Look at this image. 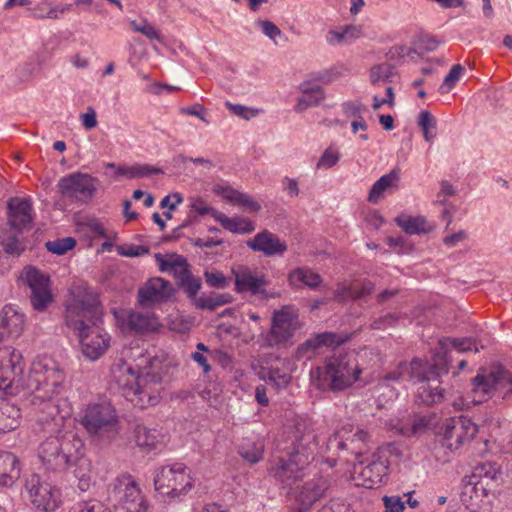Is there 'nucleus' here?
Masks as SVG:
<instances>
[{"label":"nucleus","instance_id":"nucleus-1","mask_svg":"<svg viewBox=\"0 0 512 512\" xmlns=\"http://www.w3.org/2000/svg\"><path fill=\"white\" fill-rule=\"evenodd\" d=\"M24 368L21 352L11 346L0 347V389L13 393L15 386L27 391L38 409V421L48 424L49 431L58 430L72 413L67 399L58 397L66 378L64 370L49 356L34 360L26 376Z\"/></svg>","mask_w":512,"mask_h":512},{"label":"nucleus","instance_id":"nucleus-2","mask_svg":"<svg viewBox=\"0 0 512 512\" xmlns=\"http://www.w3.org/2000/svg\"><path fill=\"white\" fill-rule=\"evenodd\" d=\"M65 304V322L78 332L83 355L91 361L100 358L109 347V336L96 325L101 312L98 294L86 283L73 284Z\"/></svg>","mask_w":512,"mask_h":512},{"label":"nucleus","instance_id":"nucleus-3","mask_svg":"<svg viewBox=\"0 0 512 512\" xmlns=\"http://www.w3.org/2000/svg\"><path fill=\"white\" fill-rule=\"evenodd\" d=\"M318 435L306 422H298L293 432L291 450L279 458L272 468L273 476L285 487H292L302 479L306 467L314 460L318 451Z\"/></svg>","mask_w":512,"mask_h":512},{"label":"nucleus","instance_id":"nucleus-4","mask_svg":"<svg viewBox=\"0 0 512 512\" xmlns=\"http://www.w3.org/2000/svg\"><path fill=\"white\" fill-rule=\"evenodd\" d=\"M357 354L354 351L337 352L328 357L323 366L311 370L312 384L323 391H342L359 379Z\"/></svg>","mask_w":512,"mask_h":512},{"label":"nucleus","instance_id":"nucleus-5","mask_svg":"<svg viewBox=\"0 0 512 512\" xmlns=\"http://www.w3.org/2000/svg\"><path fill=\"white\" fill-rule=\"evenodd\" d=\"M478 432L477 425L465 416L446 419L436 432L434 454L437 460L449 461L450 456L465 443H469Z\"/></svg>","mask_w":512,"mask_h":512},{"label":"nucleus","instance_id":"nucleus-6","mask_svg":"<svg viewBox=\"0 0 512 512\" xmlns=\"http://www.w3.org/2000/svg\"><path fill=\"white\" fill-rule=\"evenodd\" d=\"M113 378L118 386L124 391L125 397L131 402L144 407L145 403L155 405L158 403V396L152 395L150 384H160L161 374L147 372L140 376L138 371L127 364L118 365L113 369Z\"/></svg>","mask_w":512,"mask_h":512},{"label":"nucleus","instance_id":"nucleus-7","mask_svg":"<svg viewBox=\"0 0 512 512\" xmlns=\"http://www.w3.org/2000/svg\"><path fill=\"white\" fill-rule=\"evenodd\" d=\"M155 490L172 499H182L194 487L191 470L183 463L161 466L154 472Z\"/></svg>","mask_w":512,"mask_h":512},{"label":"nucleus","instance_id":"nucleus-8","mask_svg":"<svg viewBox=\"0 0 512 512\" xmlns=\"http://www.w3.org/2000/svg\"><path fill=\"white\" fill-rule=\"evenodd\" d=\"M472 401L475 404L488 399L504 400L512 395V378L503 368H498L488 374H478L472 380Z\"/></svg>","mask_w":512,"mask_h":512},{"label":"nucleus","instance_id":"nucleus-9","mask_svg":"<svg viewBox=\"0 0 512 512\" xmlns=\"http://www.w3.org/2000/svg\"><path fill=\"white\" fill-rule=\"evenodd\" d=\"M80 423L90 435L99 438H111L118 432V417L110 403L89 404L83 411Z\"/></svg>","mask_w":512,"mask_h":512},{"label":"nucleus","instance_id":"nucleus-10","mask_svg":"<svg viewBox=\"0 0 512 512\" xmlns=\"http://www.w3.org/2000/svg\"><path fill=\"white\" fill-rule=\"evenodd\" d=\"M372 434L371 431L363 425L346 424L339 428L329 438L327 448L329 450H346L360 457L372 448Z\"/></svg>","mask_w":512,"mask_h":512},{"label":"nucleus","instance_id":"nucleus-11","mask_svg":"<svg viewBox=\"0 0 512 512\" xmlns=\"http://www.w3.org/2000/svg\"><path fill=\"white\" fill-rule=\"evenodd\" d=\"M110 496L126 512H148V502L138 483L129 474H123L114 480Z\"/></svg>","mask_w":512,"mask_h":512},{"label":"nucleus","instance_id":"nucleus-12","mask_svg":"<svg viewBox=\"0 0 512 512\" xmlns=\"http://www.w3.org/2000/svg\"><path fill=\"white\" fill-rule=\"evenodd\" d=\"M99 180L88 173L74 172L59 179L58 192L72 202L86 204L97 191Z\"/></svg>","mask_w":512,"mask_h":512},{"label":"nucleus","instance_id":"nucleus-13","mask_svg":"<svg viewBox=\"0 0 512 512\" xmlns=\"http://www.w3.org/2000/svg\"><path fill=\"white\" fill-rule=\"evenodd\" d=\"M22 280L31 289L30 301L37 311H44L53 300L50 290V279L34 267H26L22 274Z\"/></svg>","mask_w":512,"mask_h":512},{"label":"nucleus","instance_id":"nucleus-14","mask_svg":"<svg viewBox=\"0 0 512 512\" xmlns=\"http://www.w3.org/2000/svg\"><path fill=\"white\" fill-rule=\"evenodd\" d=\"M450 348H454L459 352L474 351L478 352L479 347L475 340L471 338H442L438 341V345L434 349V365L432 372L436 375L447 374L449 371Z\"/></svg>","mask_w":512,"mask_h":512},{"label":"nucleus","instance_id":"nucleus-15","mask_svg":"<svg viewBox=\"0 0 512 512\" xmlns=\"http://www.w3.org/2000/svg\"><path fill=\"white\" fill-rule=\"evenodd\" d=\"M299 327L298 315L290 308L283 307L272 315L271 329L268 336L270 346L287 343Z\"/></svg>","mask_w":512,"mask_h":512},{"label":"nucleus","instance_id":"nucleus-16","mask_svg":"<svg viewBox=\"0 0 512 512\" xmlns=\"http://www.w3.org/2000/svg\"><path fill=\"white\" fill-rule=\"evenodd\" d=\"M32 504L41 511L54 512L60 505V491L38 475H32L26 484Z\"/></svg>","mask_w":512,"mask_h":512},{"label":"nucleus","instance_id":"nucleus-17","mask_svg":"<svg viewBox=\"0 0 512 512\" xmlns=\"http://www.w3.org/2000/svg\"><path fill=\"white\" fill-rule=\"evenodd\" d=\"M59 439L61 450L58 467L60 470L79 463L81 466L89 465L88 461L83 458L84 443L79 436L70 431L64 433Z\"/></svg>","mask_w":512,"mask_h":512},{"label":"nucleus","instance_id":"nucleus-18","mask_svg":"<svg viewBox=\"0 0 512 512\" xmlns=\"http://www.w3.org/2000/svg\"><path fill=\"white\" fill-rule=\"evenodd\" d=\"M33 407L38 425L41 426L43 431L50 434V436L40 444L38 448V457L48 470H60V467H58V459L60 456L61 445L59 437L54 436V434H58L62 431L65 422H63V425L58 430L49 431L48 424H42L38 421V409L36 406ZM70 416L71 414L68 416V418ZM66 419L67 417L64 419V421H66Z\"/></svg>","mask_w":512,"mask_h":512},{"label":"nucleus","instance_id":"nucleus-19","mask_svg":"<svg viewBox=\"0 0 512 512\" xmlns=\"http://www.w3.org/2000/svg\"><path fill=\"white\" fill-rule=\"evenodd\" d=\"M235 277V287L237 292H251L253 295L261 294L265 297L270 296L264 289L269 281L262 273L253 272L247 266H239L232 270Z\"/></svg>","mask_w":512,"mask_h":512},{"label":"nucleus","instance_id":"nucleus-20","mask_svg":"<svg viewBox=\"0 0 512 512\" xmlns=\"http://www.w3.org/2000/svg\"><path fill=\"white\" fill-rule=\"evenodd\" d=\"M328 488L327 480L322 477H314L303 485L295 488V500L297 512H306L316 501H318Z\"/></svg>","mask_w":512,"mask_h":512},{"label":"nucleus","instance_id":"nucleus-21","mask_svg":"<svg viewBox=\"0 0 512 512\" xmlns=\"http://www.w3.org/2000/svg\"><path fill=\"white\" fill-rule=\"evenodd\" d=\"M174 293L175 290L169 281L154 277L138 290V301L141 305L162 303L170 299Z\"/></svg>","mask_w":512,"mask_h":512},{"label":"nucleus","instance_id":"nucleus-22","mask_svg":"<svg viewBox=\"0 0 512 512\" xmlns=\"http://www.w3.org/2000/svg\"><path fill=\"white\" fill-rule=\"evenodd\" d=\"M8 225L12 230L23 233L31 228L32 205L29 200L13 197L8 201Z\"/></svg>","mask_w":512,"mask_h":512},{"label":"nucleus","instance_id":"nucleus-23","mask_svg":"<svg viewBox=\"0 0 512 512\" xmlns=\"http://www.w3.org/2000/svg\"><path fill=\"white\" fill-rule=\"evenodd\" d=\"M247 246L254 252H260L266 257L282 255L287 251V244L276 234L263 230L247 241Z\"/></svg>","mask_w":512,"mask_h":512},{"label":"nucleus","instance_id":"nucleus-24","mask_svg":"<svg viewBox=\"0 0 512 512\" xmlns=\"http://www.w3.org/2000/svg\"><path fill=\"white\" fill-rule=\"evenodd\" d=\"M155 260L158 263L159 270L172 274L177 280V284L191 273L187 259L182 255L174 253L165 258L162 254L156 253Z\"/></svg>","mask_w":512,"mask_h":512},{"label":"nucleus","instance_id":"nucleus-25","mask_svg":"<svg viewBox=\"0 0 512 512\" xmlns=\"http://www.w3.org/2000/svg\"><path fill=\"white\" fill-rule=\"evenodd\" d=\"M24 329V315L13 305H6L0 312V330L12 338L19 337Z\"/></svg>","mask_w":512,"mask_h":512},{"label":"nucleus","instance_id":"nucleus-26","mask_svg":"<svg viewBox=\"0 0 512 512\" xmlns=\"http://www.w3.org/2000/svg\"><path fill=\"white\" fill-rule=\"evenodd\" d=\"M18 458L11 452L0 451V487H10L20 477Z\"/></svg>","mask_w":512,"mask_h":512},{"label":"nucleus","instance_id":"nucleus-27","mask_svg":"<svg viewBox=\"0 0 512 512\" xmlns=\"http://www.w3.org/2000/svg\"><path fill=\"white\" fill-rule=\"evenodd\" d=\"M288 281L295 288L308 287L315 290L321 285L323 279L311 268L299 267L289 273Z\"/></svg>","mask_w":512,"mask_h":512},{"label":"nucleus","instance_id":"nucleus-28","mask_svg":"<svg viewBox=\"0 0 512 512\" xmlns=\"http://www.w3.org/2000/svg\"><path fill=\"white\" fill-rule=\"evenodd\" d=\"M215 192L228 202L241 206L250 212H256L261 208L260 204L254 201L249 195L235 190L232 187L217 186Z\"/></svg>","mask_w":512,"mask_h":512},{"label":"nucleus","instance_id":"nucleus-29","mask_svg":"<svg viewBox=\"0 0 512 512\" xmlns=\"http://www.w3.org/2000/svg\"><path fill=\"white\" fill-rule=\"evenodd\" d=\"M395 222L409 235L428 234L433 230V226L423 216L399 215L395 218Z\"/></svg>","mask_w":512,"mask_h":512},{"label":"nucleus","instance_id":"nucleus-30","mask_svg":"<svg viewBox=\"0 0 512 512\" xmlns=\"http://www.w3.org/2000/svg\"><path fill=\"white\" fill-rule=\"evenodd\" d=\"M350 339V334L348 333H335V332H323L316 334L314 337L308 339L303 344L302 348H311L312 350H316L320 347H336Z\"/></svg>","mask_w":512,"mask_h":512},{"label":"nucleus","instance_id":"nucleus-31","mask_svg":"<svg viewBox=\"0 0 512 512\" xmlns=\"http://www.w3.org/2000/svg\"><path fill=\"white\" fill-rule=\"evenodd\" d=\"M444 398V389L440 387L438 378L436 381H423L417 389V399L425 405L440 403Z\"/></svg>","mask_w":512,"mask_h":512},{"label":"nucleus","instance_id":"nucleus-32","mask_svg":"<svg viewBox=\"0 0 512 512\" xmlns=\"http://www.w3.org/2000/svg\"><path fill=\"white\" fill-rule=\"evenodd\" d=\"M433 365L434 362L428 366L427 363H424L420 359H413L410 364H408V371H405L406 380L419 384L427 380H433V382H435L436 378L440 375H436L432 372Z\"/></svg>","mask_w":512,"mask_h":512},{"label":"nucleus","instance_id":"nucleus-33","mask_svg":"<svg viewBox=\"0 0 512 512\" xmlns=\"http://www.w3.org/2000/svg\"><path fill=\"white\" fill-rule=\"evenodd\" d=\"M20 409L5 399H0V433L19 426Z\"/></svg>","mask_w":512,"mask_h":512},{"label":"nucleus","instance_id":"nucleus-34","mask_svg":"<svg viewBox=\"0 0 512 512\" xmlns=\"http://www.w3.org/2000/svg\"><path fill=\"white\" fill-rule=\"evenodd\" d=\"M125 325L129 331L137 334H144L156 329V323L150 315L136 311L127 313Z\"/></svg>","mask_w":512,"mask_h":512},{"label":"nucleus","instance_id":"nucleus-35","mask_svg":"<svg viewBox=\"0 0 512 512\" xmlns=\"http://www.w3.org/2000/svg\"><path fill=\"white\" fill-rule=\"evenodd\" d=\"M387 467L382 462L373 461L361 468L359 476L362 478V485L367 488H374L383 482Z\"/></svg>","mask_w":512,"mask_h":512},{"label":"nucleus","instance_id":"nucleus-36","mask_svg":"<svg viewBox=\"0 0 512 512\" xmlns=\"http://www.w3.org/2000/svg\"><path fill=\"white\" fill-rule=\"evenodd\" d=\"M135 442L139 447L151 450L162 443L164 436L155 428L137 425L134 430Z\"/></svg>","mask_w":512,"mask_h":512},{"label":"nucleus","instance_id":"nucleus-37","mask_svg":"<svg viewBox=\"0 0 512 512\" xmlns=\"http://www.w3.org/2000/svg\"><path fill=\"white\" fill-rule=\"evenodd\" d=\"M399 172L397 169L391 170L389 173L381 176L371 187L367 200L371 203H378L384 192L396 185L399 181Z\"/></svg>","mask_w":512,"mask_h":512},{"label":"nucleus","instance_id":"nucleus-38","mask_svg":"<svg viewBox=\"0 0 512 512\" xmlns=\"http://www.w3.org/2000/svg\"><path fill=\"white\" fill-rule=\"evenodd\" d=\"M213 217L223 226V228L233 233L245 234L250 233L255 229L253 223L245 218H230L221 212H214Z\"/></svg>","mask_w":512,"mask_h":512},{"label":"nucleus","instance_id":"nucleus-39","mask_svg":"<svg viewBox=\"0 0 512 512\" xmlns=\"http://www.w3.org/2000/svg\"><path fill=\"white\" fill-rule=\"evenodd\" d=\"M163 171L160 168L144 165H133V166H119L116 169V174L119 176H125L127 178H142L151 174H162Z\"/></svg>","mask_w":512,"mask_h":512},{"label":"nucleus","instance_id":"nucleus-40","mask_svg":"<svg viewBox=\"0 0 512 512\" xmlns=\"http://www.w3.org/2000/svg\"><path fill=\"white\" fill-rule=\"evenodd\" d=\"M260 378L277 389L285 388L290 382V375L279 368H262Z\"/></svg>","mask_w":512,"mask_h":512},{"label":"nucleus","instance_id":"nucleus-41","mask_svg":"<svg viewBox=\"0 0 512 512\" xmlns=\"http://www.w3.org/2000/svg\"><path fill=\"white\" fill-rule=\"evenodd\" d=\"M21 234L11 228L1 232L0 241L6 253L19 255L24 250V246L19 239Z\"/></svg>","mask_w":512,"mask_h":512},{"label":"nucleus","instance_id":"nucleus-42","mask_svg":"<svg viewBox=\"0 0 512 512\" xmlns=\"http://www.w3.org/2000/svg\"><path fill=\"white\" fill-rule=\"evenodd\" d=\"M394 75V67L389 63L374 65L370 70V81L372 85H379L381 82H390Z\"/></svg>","mask_w":512,"mask_h":512},{"label":"nucleus","instance_id":"nucleus-43","mask_svg":"<svg viewBox=\"0 0 512 512\" xmlns=\"http://www.w3.org/2000/svg\"><path fill=\"white\" fill-rule=\"evenodd\" d=\"M464 70V67L460 64L452 66L451 70L444 78V81L439 88V92L441 94H445L448 93L451 89H453L456 83L460 80L461 76L463 75Z\"/></svg>","mask_w":512,"mask_h":512},{"label":"nucleus","instance_id":"nucleus-44","mask_svg":"<svg viewBox=\"0 0 512 512\" xmlns=\"http://www.w3.org/2000/svg\"><path fill=\"white\" fill-rule=\"evenodd\" d=\"M239 454L246 461H248L250 463H257L262 458L263 446L261 444H256V443L250 444L248 442L246 446L244 444H242L239 447Z\"/></svg>","mask_w":512,"mask_h":512},{"label":"nucleus","instance_id":"nucleus-45","mask_svg":"<svg viewBox=\"0 0 512 512\" xmlns=\"http://www.w3.org/2000/svg\"><path fill=\"white\" fill-rule=\"evenodd\" d=\"M76 245V241L72 237H66L53 241H47L45 246L47 250L53 254L63 255Z\"/></svg>","mask_w":512,"mask_h":512},{"label":"nucleus","instance_id":"nucleus-46","mask_svg":"<svg viewBox=\"0 0 512 512\" xmlns=\"http://www.w3.org/2000/svg\"><path fill=\"white\" fill-rule=\"evenodd\" d=\"M348 33H351L353 38H358L360 29L356 26H347L343 31L331 30L327 33V42L330 44H339L348 39Z\"/></svg>","mask_w":512,"mask_h":512},{"label":"nucleus","instance_id":"nucleus-47","mask_svg":"<svg viewBox=\"0 0 512 512\" xmlns=\"http://www.w3.org/2000/svg\"><path fill=\"white\" fill-rule=\"evenodd\" d=\"M71 8H72L71 4H65L63 6L50 7L47 11H45L43 8L38 6L35 9V12L33 15L35 17L41 18V19H44V18L58 19L60 17V15L70 11Z\"/></svg>","mask_w":512,"mask_h":512},{"label":"nucleus","instance_id":"nucleus-48","mask_svg":"<svg viewBox=\"0 0 512 512\" xmlns=\"http://www.w3.org/2000/svg\"><path fill=\"white\" fill-rule=\"evenodd\" d=\"M178 286L183 289V291L187 294L188 298L193 301L197 298V294L201 289V281L192 276L190 273L187 278H184Z\"/></svg>","mask_w":512,"mask_h":512},{"label":"nucleus","instance_id":"nucleus-49","mask_svg":"<svg viewBox=\"0 0 512 512\" xmlns=\"http://www.w3.org/2000/svg\"><path fill=\"white\" fill-rule=\"evenodd\" d=\"M325 99V94H309L302 93V96L298 98V102L295 106L296 112H303L309 107L318 105L322 100Z\"/></svg>","mask_w":512,"mask_h":512},{"label":"nucleus","instance_id":"nucleus-50","mask_svg":"<svg viewBox=\"0 0 512 512\" xmlns=\"http://www.w3.org/2000/svg\"><path fill=\"white\" fill-rule=\"evenodd\" d=\"M71 512H111L98 500H89L77 503Z\"/></svg>","mask_w":512,"mask_h":512},{"label":"nucleus","instance_id":"nucleus-51","mask_svg":"<svg viewBox=\"0 0 512 512\" xmlns=\"http://www.w3.org/2000/svg\"><path fill=\"white\" fill-rule=\"evenodd\" d=\"M340 154L339 152L334 149L333 147L327 148L322 156L320 157L317 167H323L326 169H329L337 164L339 161Z\"/></svg>","mask_w":512,"mask_h":512},{"label":"nucleus","instance_id":"nucleus-52","mask_svg":"<svg viewBox=\"0 0 512 512\" xmlns=\"http://www.w3.org/2000/svg\"><path fill=\"white\" fill-rule=\"evenodd\" d=\"M204 276L206 283L213 288H225L229 284L224 274L218 271H206Z\"/></svg>","mask_w":512,"mask_h":512},{"label":"nucleus","instance_id":"nucleus-53","mask_svg":"<svg viewBox=\"0 0 512 512\" xmlns=\"http://www.w3.org/2000/svg\"><path fill=\"white\" fill-rule=\"evenodd\" d=\"M131 26L135 31L142 33L150 40H161L159 32L151 24L147 22L138 24L135 21H133L131 22Z\"/></svg>","mask_w":512,"mask_h":512},{"label":"nucleus","instance_id":"nucleus-54","mask_svg":"<svg viewBox=\"0 0 512 512\" xmlns=\"http://www.w3.org/2000/svg\"><path fill=\"white\" fill-rule=\"evenodd\" d=\"M256 24L262 29L264 35L273 41H275L278 36L282 35V31L279 27L269 20H258Z\"/></svg>","mask_w":512,"mask_h":512},{"label":"nucleus","instance_id":"nucleus-55","mask_svg":"<svg viewBox=\"0 0 512 512\" xmlns=\"http://www.w3.org/2000/svg\"><path fill=\"white\" fill-rule=\"evenodd\" d=\"M227 108L236 116L249 120L257 115V111L240 104L226 103Z\"/></svg>","mask_w":512,"mask_h":512},{"label":"nucleus","instance_id":"nucleus-56","mask_svg":"<svg viewBox=\"0 0 512 512\" xmlns=\"http://www.w3.org/2000/svg\"><path fill=\"white\" fill-rule=\"evenodd\" d=\"M190 208L198 215L211 214L213 216V213L216 212L200 197L191 199Z\"/></svg>","mask_w":512,"mask_h":512},{"label":"nucleus","instance_id":"nucleus-57","mask_svg":"<svg viewBox=\"0 0 512 512\" xmlns=\"http://www.w3.org/2000/svg\"><path fill=\"white\" fill-rule=\"evenodd\" d=\"M353 286V294L354 300L362 299L370 294H372L375 290V285L371 281H364L359 285Z\"/></svg>","mask_w":512,"mask_h":512},{"label":"nucleus","instance_id":"nucleus-58","mask_svg":"<svg viewBox=\"0 0 512 512\" xmlns=\"http://www.w3.org/2000/svg\"><path fill=\"white\" fill-rule=\"evenodd\" d=\"M398 321V316L396 314H387L383 317L375 319L371 324L373 329L382 330L388 327L395 326Z\"/></svg>","mask_w":512,"mask_h":512},{"label":"nucleus","instance_id":"nucleus-59","mask_svg":"<svg viewBox=\"0 0 512 512\" xmlns=\"http://www.w3.org/2000/svg\"><path fill=\"white\" fill-rule=\"evenodd\" d=\"M417 123L421 127L422 131H427L436 128V120L433 117V115L427 110H424L419 114Z\"/></svg>","mask_w":512,"mask_h":512},{"label":"nucleus","instance_id":"nucleus-60","mask_svg":"<svg viewBox=\"0 0 512 512\" xmlns=\"http://www.w3.org/2000/svg\"><path fill=\"white\" fill-rule=\"evenodd\" d=\"M342 107L347 117L355 119L362 117L361 113L365 110V106L359 102H345Z\"/></svg>","mask_w":512,"mask_h":512},{"label":"nucleus","instance_id":"nucleus-61","mask_svg":"<svg viewBox=\"0 0 512 512\" xmlns=\"http://www.w3.org/2000/svg\"><path fill=\"white\" fill-rule=\"evenodd\" d=\"M468 238V233L465 230H459L456 233L447 235L443 238V243L448 248H453L459 243L464 242Z\"/></svg>","mask_w":512,"mask_h":512},{"label":"nucleus","instance_id":"nucleus-62","mask_svg":"<svg viewBox=\"0 0 512 512\" xmlns=\"http://www.w3.org/2000/svg\"><path fill=\"white\" fill-rule=\"evenodd\" d=\"M169 327L172 331L185 334L189 332L191 329V321L186 320L182 317H176L170 321Z\"/></svg>","mask_w":512,"mask_h":512},{"label":"nucleus","instance_id":"nucleus-63","mask_svg":"<svg viewBox=\"0 0 512 512\" xmlns=\"http://www.w3.org/2000/svg\"><path fill=\"white\" fill-rule=\"evenodd\" d=\"M383 501L387 511L389 512H401L405 508V503L397 496H385Z\"/></svg>","mask_w":512,"mask_h":512},{"label":"nucleus","instance_id":"nucleus-64","mask_svg":"<svg viewBox=\"0 0 512 512\" xmlns=\"http://www.w3.org/2000/svg\"><path fill=\"white\" fill-rule=\"evenodd\" d=\"M182 201H183V197L181 196V194L178 192H175V193L165 196L160 202V207L161 208L168 207L170 210H175L176 207L182 203Z\"/></svg>","mask_w":512,"mask_h":512}]
</instances>
